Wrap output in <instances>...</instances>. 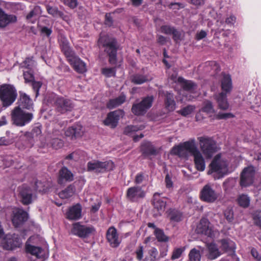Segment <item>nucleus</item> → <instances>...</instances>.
I'll return each mask as SVG.
<instances>
[{
	"label": "nucleus",
	"instance_id": "18",
	"mask_svg": "<svg viewBox=\"0 0 261 261\" xmlns=\"http://www.w3.org/2000/svg\"><path fill=\"white\" fill-rule=\"evenodd\" d=\"M106 238L110 246L113 248L117 247L121 242L120 240L119 239L117 230L113 226L110 227L108 229Z\"/></svg>",
	"mask_w": 261,
	"mask_h": 261
},
{
	"label": "nucleus",
	"instance_id": "35",
	"mask_svg": "<svg viewBox=\"0 0 261 261\" xmlns=\"http://www.w3.org/2000/svg\"><path fill=\"white\" fill-rule=\"evenodd\" d=\"M152 77L148 75H143L141 74H136L132 76L131 81L135 84H142L146 82L150 81Z\"/></svg>",
	"mask_w": 261,
	"mask_h": 261
},
{
	"label": "nucleus",
	"instance_id": "50",
	"mask_svg": "<svg viewBox=\"0 0 261 261\" xmlns=\"http://www.w3.org/2000/svg\"><path fill=\"white\" fill-rule=\"evenodd\" d=\"M190 261H200L201 254L200 251L195 248L192 249L189 254Z\"/></svg>",
	"mask_w": 261,
	"mask_h": 261
},
{
	"label": "nucleus",
	"instance_id": "30",
	"mask_svg": "<svg viewBox=\"0 0 261 261\" xmlns=\"http://www.w3.org/2000/svg\"><path fill=\"white\" fill-rule=\"evenodd\" d=\"M215 99L218 103L219 109L226 110L229 107V104L226 98V93L222 92L215 95Z\"/></svg>",
	"mask_w": 261,
	"mask_h": 261
},
{
	"label": "nucleus",
	"instance_id": "57",
	"mask_svg": "<svg viewBox=\"0 0 261 261\" xmlns=\"http://www.w3.org/2000/svg\"><path fill=\"white\" fill-rule=\"evenodd\" d=\"M102 73L107 77L115 76L116 72L115 68H105L102 69Z\"/></svg>",
	"mask_w": 261,
	"mask_h": 261
},
{
	"label": "nucleus",
	"instance_id": "38",
	"mask_svg": "<svg viewBox=\"0 0 261 261\" xmlns=\"http://www.w3.org/2000/svg\"><path fill=\"white\" fill-rule=\"evenodd\" d=\"M75 192V188L70 185L64 190L59 193V197L62 199H67L73 195Z\"/></svg>",
	"mask_w": 261,
	"mask_h": 261
},
{
	"label": "nucleus",
	"instance_id": "8",
	"mask_svg": "<svg viewBox=\"0 0 261 261\" xmlns=\"http://www.w3.org/2000/svg\"><path fill=\"white\" fill-rule=\"evenodd\" d=\"M114 163L111 161L101 162L98 160H92L87 165V171L96 173H104L114 169Z\"/></svg>",
	"mask_w": 261,
	"mask_h": 261
},
{
	"label": "nucleus",
	"instance_id": "16",
	"mask_svg": "<svg viewBox=\"0 0 261 261\" xmlns=\"http://www.w3.org/2000/svg\"><path fill=\"white\" fill-rule=\"evenodd\" d=\"M145 195V192L140 187H132L127 190V198L132 202L138 201L139 199L144 198Z\"/></svg>",
	"mask_w": 261,
	"mask_h": 261
},
{
	"label": "nucleus",
	"instance_id": "19",
	"mask_svg": "<svg viewBox=\"0 0 261 261\" xmlns=\"http://www.w3.org/2000/svg\"><path fill=\"white\" fill-rule=\"evenodd\" d=\"M82 206L76 204L70 207L66 212V218L70 220H77L82 217Z\"/></svg>",
	"mask_w": 261,
	"mask_h": 261
},
{
	"label": "nucleus",
	"instance_id": "62",
	"mask_svg": "<svg viewBox=\"0 0 261 261\" xmlns=\"http://www.w3.org/2000/svg\"><path fill=\"white\" fill-rule=\"evenodd\" d=\"M135 253L136 254V258L138 260H141L143 257V247L141 245L136 249Z\"/></svg>",
	"mask_w": 261,
	"mask_h": 261
},
{
	"label": "nucleus",
	"instance_id": "23",
	"mask_svg": "<svg viewBox=\"0 0 261 261\" xmlns=\"http://www.w3.org/2000/svg\"><path fill=\"white\" fill-rule=\"evenodd\" d=\"M28 220V214L22 209H18L14 213L12 222L17 227Z\"/></svg>",
	"mask_w": 261,
	"mask_h": 261
},
{
	"label": "nucleus",
	"instance_id": "42",
	"mask_svg": "<svg viewBox=\"0 0 261 261\" xmlns=\"http://www.w3.org/2000/svg\"><path fill=\"white\" fill-rule=\"evenodd\" d=\"M148 256H146L144 261H156L158 259V251L154 247L151 248L148 251Z\"/></svg>",
	"mask_w": 261,
	"mask_h": 261
},
{
	"label": "nucleus",
	"instance_id": "5",
	"mask_svg": "<svg viewBox=\"0 0 261 261\" xmlns=\"http://www.w3.org/2000/svg\"><path fill=\"white\" fill-rule=\"evenodd\" d=\"M11 117L13 124L18 126H23L32 120L33 115L31 113L23 111L19 106H17L12 111Z\"/></svg>",
	"mask_w": 261,
	"mask_h": 261
},
{
	"label": "nucleus",
	"instance_id": "6",
	"mask_svg": "<svg viewBox=\"0 0 261 261\" xmlns=\"http://www.w3.org/2000/svg\"><path fill=\"white\" fill-rule=\"evenodd\" d=\"M53 105L55 111L61 114L72 111L74 107V104L70 99L61 96L54 97Z\"/></svg>",
	"mask_w": 261,
	"mask_h": 261
},
{
	"label": "nucleus",
	"instance_id": "41",
	"mask_svg": "<svg viewBox=\"0 0 261 261\" xmlns=\"http://www.w3.org/2000/svg\"><path fill=\"white\" fill-rule=\"evenodd\" d=\"M168 217L172 221L179 222L181 220L182 214L177 210H170L168 214Z\"/></svg>",
	"mask_w": 261,
	"mask_h": 261
},
{
	"label": "nucleus",
	"instance_id": "7",
	"mask_svg": "<svg viewBox=\"0 0 261 261\" xmlns=\"http://www.w3.org/2000/svg\"><path fill=\"white\" fill-rule=\"evenodd\" d=\"M199 142L200 148L205 158L210 159L217 151L215 141L207 136L200 137L197 138Z\"/></svg>",
	"mask_w": 261,
	"mask_h": 261
},
{
	"label": "nucleus",
	"instance_id": "55",
	"mask_svg": "<svg viewBox=\"0 0 261 261\" xmlns=\"http://www.w3.org/2000/svg\"><path fill=\"white\" fill-rule=\"evenodd\" d=\"M195 107L192 106H188L180 110V113L184 116L190 114L194 110Z\"/></svg>",
	"mask_w": 261,
	"mask_h": 261
},
{
	"label": "nucleus",
	"instance_id": "60",
	"mask_svg": "<svg viewBox=\"0 0 261 261\" xmlns=\"http://www.w3.org/2000/svg\"><path fill=\"white\" fill-rule=\"evenodd\" d=\"M184 251V249L181 248L175 249L171 256V259L175 260L179 258Z\"/></svg>",
	"mask_w": 261,
	"mask_h": 261
},
{
	"label": "nucleus",
	"instance_id": "3",
	"mask_svg": "<svg viewBox=\"0 0 261 261\" xmlns=\"http://www.w3.org/2000/svg\"><path fill=\"white\" fill-rule=\"evenodd\" d=\"M98 42L104 47V51L109 57V62L111 64L117 62V43L116 40L107 36H101Z\"/></svg>",
	"mask_w": 261,
	"mask_h": 261
},
{
	"label": "nucleus",
	"instance_id": "22",
	"mask_svg": "<svg viewBox=\"0 0 261 261\" xmlns=\"http://www.w3.org/2000/svg\"><path fill=\"white\" fill-rule=\"evenodd\" d=\"M159 95L165 96V104L166 108L169 111H173L175 109V102L174 99L173 94L163 90L159 91Z\"/></svg>",
	"mask_w": 261,
	"mask_h": 261
},
{
	"label": "nucleus",
	"instance_id": "28",
	"mask_svg": "<svg viewBox=\"0 0 261 261\" xmlns=\"http://www.w3.org/2000/svg\"><path fill=\"white\" fill-rule=\"evenodd\" d=\"M141 150L143 155L145 156L155 155L158 150L150 142H144L141 146Z\"/></svg>",
	"mask_w": 261,
	"mask_h": 261
},
{
	"label": "nucleus",
	"instance_id": "12",
	"mask_svg": "<svg viewBox=\"0 0 261 261\" xmlns=\"http://www.w3.org/2000/svg\"><path fill=\"white\" fill-rule=\"evenodd\" d=\"M255 170L253 166H248L243 170L240 180V185L242 187L251 185L254 180Z\"/></svg>",
	"mask_w": 261,
	"mask_h": 261
},
{
	"label": "nucleus",
	"instance_id": "26",
	"mask_svg": "<svg viewBox=\"0 0 261 261\" xmlns=\"http://www.w3.org/2000/svg\"><path fill=\"white\" fill-rule=\"evenodd\" d=\"M178 81L181 83V87L185 90L193 94H197L195 97L199 95V93H197L196 92L197 85L194 82L192 81L186 80L182 77H179Z\"/></svg>",
	"mask_w": 261,
	"mask_h": 261
},
{
	"label": "nucleus",
	"instance_id": "10",
	"mask_svg": "<svg viewBox=\"0 0 261 261\" xmlns=\"http://www.w3.org/2000/svg\"><path fill=\"white\" fill-rule=\"evenodd\" d=\"M219 194L213 189L210 184L204 186L200 191V197L201 200L207 203H214L219 198Z\"/></svg>",
	"mask_w": 261,
	"mask_h": 261
},
{
	"label": "nucleus",
	"instance_id": "52",
	"mask_svg": "<svg viewBox=\"0 0 261 261\" xmlns=\"http://www.w3.org/2000/svg\"><path fill=\"white\" fill-rule=\"evenodd\" d=\"M215 117L217 120L227 119L234 117V115L230 113H218Z\"/></svg>",
	"mask_w": 261,
	"mask_h": 261
},
{
	"label": "nucleus",
	"instance_id": "2",
	"mask_svg": "<svg viewBox=\"0 0 261 261\" xmlns=\"http://www.w3.org/2000/svg\"><path fill=\"white\" fill-rule=\"evenodd\" d=\"M207 174L211 175L215 179L222 178L228 172V164L226 161L217 154L208 166Z\"/></svg>",
	"mask_w": 261,
	"mask_h": 261
},
{
	"label": "nucleus",
	"instance_id": "36",
	"mask_svg": "<svg viewBox=\"0 0 261 261\" xmlns=\"http://www.w3.org/2000/svg\"><path fill=\"white\" fill-rule=\"evenodd\" d=\"M125 99L124 95H121L116 98L110 100L107 103V107L110 109H114L124 103Z\"/></svg>",
	"mask_w": 261,
	"mask_h": 261
},
{
	"label": "nucleus",
	"instance_id": "43",
	"mask_svg": "<svg viewBox=\"0 0 261 261\" xmlns=\"http://www.w3.org/2000/svg\"><path fill=\"white\" fill-rule=\"evenodd\" d=\"M154 234L159 242H167L169 238L165 235L163 229L156 228L154 231Z\"/></svg>",
	"mask_w": 261,
	"mask_h": 261
},
{
	"label": "nucleus",
	"instance_id": "27",
	"mask_svg": "<svg viewBox=\"0 0 261 261\" xmlns=\"http://www.w3.org/2000/svg\"><path fill=\"white\" fill-rule=\"evenodd\" d=\"M60 46L62 51L67 58L68 61L76 55L70 47L69 42L66 38H63L61 39Z\"/></svg>",
	"mask_w": 261,
	"mask_h": 261
},
{
	"label": "nucleus",
	"instance_id": "11",
	"mask_svg": "<svg viewBox=\"0 0 261 261\" xmlns=\"http://www.w3.org/2000/svg\"><path fill=\"white\" fill-rule=\"evenodd\" d=\"M95 230L93 226H86L81 225L80 222H76L73 224L71 232L74 235L84 238L89 236Z\"/></svg>",
	"mask_w": 261,
	"mask_h": 261
},
{
	"label": "nucleus",
	"instance_id": "32",
	"mask_svg": "<svg viewBox=\"0 0 261 261\" xmlns=\"http://www.w3.org/2000/svg\"><path fill=\"white\" fill-rule=\"evenodd\" d=\"M19 101V105L18 106L22 107L24 109H30L33 105L31 99L24 93H20Z\"/></svg>",
	"mask_w": 261,
	"mask_h": 261
},
{
	"label": "nucleus",
	"instance_id": "17",
	"mask_svg": "<svg viewBox=\"0 0 261 261\" xmlns=\"http://www.w3.org/2000/svg\"><path fill=\"white\" fill-rule=\"evenodd\" d=\"M167 203V199L161 197V194L155 193L153 196L152 203L154 208L158 212L157 215H161L164 212Z\"/></svg>",
	"mask_w": 261,
	"mask_h": 261
},
{
	"label": "nucleus",
	"instance_id": "33",
	"mask_svg": "<svg viewBox=\"0 0 261 261\" xmlns=\"http://www.w3.org/2000/svg\"><path fill=\"white\" fill-rule=\"evenodd\" d=\"M19 139L20 141L24 146L27 147L33 146L34 144L33 137L30 133H25L24 135L20 136Z\"/></svg>",
	"mask_w": 261,
	"mask_h": 261
},
{
	"label": "nucleus",
	"instance_id": "31",
	"mask_svg": "<svg viewBox=\"0 0 261 261\" xmlns=\"http://www.w3.org/2000/svg\"><path fill=\"white\" fill-rule=\"evenodd\" d=\"M47 141L48 144L55 149L61 148L64 144L63 141L61 139L56 137L54 134L47 137Z\"/></svg>",
	"mask_w": 261,
	"mask_h": 261
},
{
	"label": "nucleus",
	"instance_id": "14",
	"mask_svg": "<svg viewBox=\"0 0 261 261\" xmlns=\"http://www.w3.org/2000/svg\"><path fill=\"white\" fill-rule=\"evenodd\" d=\"M196 231L198 234H203L208 237H212L214 235L213 227L208 220L205 218L200 220Z\"/></svg>",
	"mask_w": 261,
	"mask_h": 261
},
{
	"label": "nucleus",
	"instance_id": "39",
	"mask_svg": "<svg viewBox=\"0 0 261 261\" xmlns=\"http://www.w3.org/2000/svg\"><path fill=\"white\" fill-rule=\"evenodd\" d=\"M232 87L231 80L230 76L227 74H224L221 81L222 89L226 92L230 91Z\"/></svg>",
	"mask_w": 261,
	"mask_h": 261
},
{
	"label": "nucleus",
	"instance_id": "20",
	"mask_svg": "<svg viewBox=\"0 0 261 261\" xmlns=\"http://www.w3.org/2000/svg\"><path fill=\"white\" fill-rule=\"evenodd\" d=\"M83 133V127L79 124H74L72 126L68 127L65 132V136L70 137L71 139L81 137Z\"/></svg>",
	"mask_w": 261,
	"mask_h": 261
},
{
	"label": "nucleus",
	"instance_id": "15",
	"mask_svg": "<svg viewBox=\"0 0 261 261\" xmlns=\"http://www.w3.org/2000/svg\"><path fill=\"white\" fill-rule=\"evenodd\" d=\"M124 115V112L121 110H118L110 112L104 120L103 123L106 125L109 126L111 128H115L118 124L120 117Z\"/></svg>",
	"mask_w": 261,
	"mask_h": 261
},
{
	"label": "nucleus",
	"instance_id": "49",
	"mask_svg": "<svg viewBox=\"0 0 261 261\" xmlns=\"http://www.w3.org/2000/svg\"><path fill=\"white\" fill-rule=\"evenodd\" d=\"M39 10V7H37L34 8L27 15V16H26L27 19L28 21L31 22L32 23H34L38 17V13Z\"/></svg>",
	"mask_w": 261,
	"mask_h": 261
},
{
	"label": "nucleus",
	"instance_id": "48",
	"mask_svg": "<svg viewBox=\"0 0 261 261\" xmlns=\"http://www.w3.org/2000/svg\"><path fill=\"white\" fill-rule=\"evenodd\" d=\"M171 35L174 41L176 43H179L183 39L184 34L182 31L174 28Z\"/></svg>",
	"mask_w": 261,
	"mask_h": 261
},
{
	"label": "nucleus",
	"instance_id": "47",
	"mask_svg": "<svg viewBox=\"0 0 261 261\" xmlns=\"http://www.w3.org/2000/svg\"><path fill=\"white\" fill-rule=\"evenodd\" d=\"M238 202L241 206L247 207L250 204V198L247 195L242 194L238 198Z\"/></svg>",
	"mask_w": 261,
	"mask_h": 261
},
{
	"label": "nucleus",
	"instance_id": "29",
	"mask_svg": "<svg viewBox=\"0 0 261 261\" xmlns=\"http://www.w3.org/2000/svg\"><path fill=\"white\" fill-rule=\"evenodd\" d=\"M16 17L12 15H7L0 8V27L4 28L10 23L16 22Z\"/></svg>",
	"mask_w": 261,
	"mask_h": 261
},
{
	"label": "nucleus",
	"instance_id": "4",
	"mask_svg": "<svg viewBox=\"0 0 261 261\" xmlns=\"http://www.w3.org/2000/svg\"><path fill=\"white\" fill-rule=\"evenodd\" d=\"M17 96L15 88L11 85L4 84L0 88V100L3 107L11 106L16 100Z\"/></svg>",
	"mask_w": 261,
	"mask_h": 261
},
{
	"label": "nucleus",
	"instance_id": "59",
	"mask_svg": "<svg viewBox=\"0 0 261 261\" xmlns=\"http://www.w3.org/2000/svg\"><path fill=\"white\" fill-rule=\"evenodd\" d=\"M253 220L255 225H261V211H256L253 215Z\"/></svg>",
	"mask_w": 261,
	"mask_h": 261
},
{
	"label": "nucleus",
	"instance_id": "34",
	"mask_svg": "<svg viewBox=\"0 0 261 261\" xmlns=\"http://www.w3.org/2000/svg\"><path fill=\"white\" fill-rule=\"evenodd\" d=\"M207 248L208 251L207 257L211 259H214L220 255L219 250L217 246L213 243L207 244Z\"/></svg>",
	"mask_w": 261,
	"mask_h": 261
},
{
	"label": "nucleus",
	"instance_id": "61",
	"mask_svg": "<svg viewBox=\"0 0 261 261\" xmlns=\"http://www.w3.org/2000/svg\"><path fill=\"white\" fill-rule=\"evenodd\" d=\"M47 11L48 13L54 16L60 15L61 12L58 10V9L56 7H52L48 6L47 7Z\"/></svg>",
	"mask_w": 261,
	"mask_h": 261
},
{
	"label": "nucleus",
	"instance_id": "64",
	"mask_svg": "<svg viewBox=\"0 0 261 261\" xmlns=\"http://www.w3.org/2000/svg\"><path fill=\"white\" fill-rule=\"evenodd\" d=\"M13 140L12 139H7L5 137L0 138V146L2 145H9L12 144Z\"/></svg>",
	"mask_w": 261,
	"mask_h": 261
},
{
	"label": "nucleus",
	"instance_id": "58",
	"mask_svg": "<svg viewBox=\"0 0 261 261\" xmlns=\"http://www.w3.org/2000/svg\"><path fill=\"white\" fill-rule=\"evenodd\" d=\"M224 215L228 222H231L233 220V212L231 209L227 208L224 212Z\"/></svg>",
	"mask_w": 261,
	"mask_h": 261
},
{
	"label": "nucleus",
	"instance_id": "51",
	"mask_svg": "<svg viewBox=\"0 0 261 261\" xmlns=\"http://www.w3.org/2000/svg\"><path fill=\"white\" fill-rule=\"evenodd\" d=\"M202 110L203 112L207 114L213 113L215 112L212 102L208 100H206L204 102Z\"/></svg>",
	"mask_w": 261,
	"mask_h": 261
},
{
	"label": "nucleus",
	"instance_id": "46",
	"mask_svg": "<svg viewBox=\"0 0 261 261\" xmlns=\"http://www.w3.org/2000/svg\"><path fill=\"white\" fill-rule=\"evenodd\" d=\"M35 185V190L39 192H46L48 188V184L45 181H36Z\"/></svg>",
	"mask_w": 261,
	"mask_h": 261
},
{
	"label": "nucleus",
	"instance_id": "40",
	"mask_svg": "<svg viewBox=\"0 0 261 261\" xmlns=\"http://www.w3.org/2000/svg\"><path fill=\"white\" fill-rule=\"evenodd\" d=\"M145 128V126L143 125H128L126 126L124 129L123 133L126 135H132L133 134L139 130H142Z\"/></svg>",
	"mask_w": 261,
	"mask_h": 261
},
{
	"label": "nucleus",
	"instance_id": "9",
	"mask_svg": "<svg viewBox=\"0 0 261 261\" xmlns=\"http://www.w3.org/2000/svg\"><path fill=\"white\" fill-rule=\"evenodd\" d=\"M153 97L149 96L144 98L142 101L138 103H135L132 108V112L135 115H142L149 109L152 104Z\"/></svg>",
	"mask_w": 261,
	"mask_h": 261
},
{
	"label": "nucleus",
	"instance_id": "45",
	"mask_svg": "<svg viewBox=\"0 0 261 261\" xmlns=\"http://www.w3.org/2000/svg\"><path fill=\"white\" fill-rule=\"evenodd\" d=\"M220 242L221 248L225 251L231 250L234 248L233 242L229 239H222L220 241Z\"/></svg>",
	"mask_w": 261,
	"mask_h": 261
},
{
	"label": "nucleus",
	"instance_id": "63",
	"mask_svg": "<svg viewBox=\"0 0 261 261\" xmlns=\"http://www.w3.org/2000/svg\"><path fill=\"white\" fill-rule=\"evenodd\" d=\"M32 87L34 90L36 92V96L38 95L39 91L42 86V83L40 82H36L33 81L32 82Z\"/></svg>",
	"mask_w": 261,
	"mask_h": 261
},
{
	"label": "nucleus",
	"instance_id": "24",
	"mask_svg": "<svg viewBox=\"0 0 261 261\" xmlns=\"http://www.w3.org/2000/svg\"><path fill=\"white\" fill-rule=\"evenodd\" d=\"M74 69L79 73H83L87 71L86 65L84 62L76 55L68 61Z\"/></svg>",
	"mask_w": 261,
	"mask_h": 261
},
{
	"label": "nucleus",
	"instance_id": "21",
	"mask_svg": "<svg viewBox=\"0 0 261 261\" xmlns=\"http://www.w3.org/2000/svg\"><path fill=\"white\" fill-rule=\"evenodd\" d=\"M19 195L24 204H29L32 201L33 192L30 187L23 185L19 189Z\"/></svg>",
	"mask_w": 261,
	"mask_h": 261
},
{
	"label": "nucleus",
	"instance_id": "44",
	"mask_svg": "<svg viewBox=\"0 0 261 261\" xmlns=\"http://www.w3.org/2000/svg\"><path fill=\"white\" fill-rule=\"evenodd\" d=\"M35 66V61L33 60V58H27L20 64V67L22 68H25L29 70H32Z\"/></svg>",
	"mask_w": 261,
	"mask_h": 261
},
{
	"label": "nucleus",
	"instance_id": "37",
	"mask_svg": "<svg viewBox=\"0 0 261 261\" xmlns=\"http://www.w3.org/2000/svg\"><path fill=\"white\" fill-rule=\"evenodd\" d=\"M25 250L27 253L36 256L37 258H40L41 254L42 251V249L41 247L31 245L30 244H26Z\"/></svg>",
	"mask_w": 261,
	"mask_h": 261
},
{
	"label": "nucleus",
	"instance_id": "56",
	"mask_svg": "<svg viewBox=\"0 0 261 261\" xmlns=\"http://www.w3.org/2000/svg\"><path fill=\"white\" fill-rule=\"evenodd\" d=\"M217 22H220V24H223L224 23L232 25L236 22V17L233 15H230L229 17L226 18L225 22L223 20H217Z\"/></svg>",
	"mask_w": 261,
	"mask_h": 261
},
{
	"label": "nucleus",
	"instance_id": "13",
	"mask_svg": "<svg viewBox=\"0 0 261 261\" xmlns=\"http://www.w3.org/2000/svg\"><path fill=\"white\" fill-rule=\"evenodd\" d=\"M3 247L6 250H13L19 248L22 244L18 234H7L4 240Z\"/></svg>",
	"mask_w": 261,
	"mask_h": 261
},
{
	"label": "nucleus",
	"instance_id": "25",
	"mask_svg": "<svg viewBox=\"0 0 261 261\" xmlns=\"http://www.w3.org/2000/svg\"><path fill=\"white\" fill-rule=\"evenodd\" d=\"M73 179V175L67 168L64 167L59 172L58 181L60 185L64 184L66 182L71 181Z\"/></svg>",
	"mask_w": 261,
	"mask_h": 261
},
{
	"label": "nucleus",
	"instance_id": "54",
	"mask_svg": "<svg viewBox=\"0 0 261 261\" xmlns=\"http://www.w3.org/2000/svg\"><path fill=\"white\" fill-rule=\"evenodd\" d=\"M23 77L26 83L32 82L34 81V75L32 70L24 71H23Z\"/></svg>",
	"mask_w": 261,
	"mask_h": 261
},
{
	"label": "nucleus",
	"instance_id": "1",
	"mask_svg": "<svg viewBox=\"0 0 261 261\" xmlns=\"http://www.w3.org/2000/svg\"><path fill=\"white\" fill-rule=\"evenodd\" d=\"M188 153L194 156L196 168L200 171H204L205 168V161L202 153L196 146L194 139H190L173 147L171 151L172 154L176 155L179 157H186Z\"/></svg>",
	"mask_w": 261,
	"mask_h": 261
},
{
	"label": "nucleus",
	"instance_id": "53",
	"mask_svg": "<svg viewBox=\"0 0 261 261\" xmlns=\"http://www.w3.org/2000/svg\"><path fill=\"white\" fill-rule=\"evenodd\" d=\"M174 27L169 25H163L160 28L161 33L166 35H171Z\"/></svg>",
	"mask_w": 261,
	"mask_h": 261
}]
</instances>
